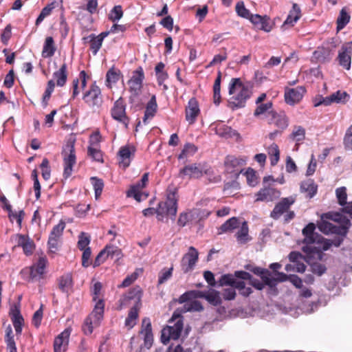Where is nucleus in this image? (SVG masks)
<instances>
[{
    "instance_id": "nucleus-29",
    "label": "nucleus",
    "mask_w": 352,
    "mask_h": 352,
    "mask_svg": "<svg viewBox=\"0 0 352 352\" xmlns=\"http://www.w3.org/2000/svg\"><path fill=\"white\" fill-rule=\"evenodd\" d=\"M301 16V10L297 3H293L292 8L289 11V14L283 24L284 27H292L298 21Z\"/></svg>"
},
{
    "instance_id": "nucleus-20",
    "label": "nucleus",
    "mask_w": 352,
    "mask_h": 352,
    "mask_svg": "<svg viewBox=\"0 0 352 352\" xmlns=\"http://www.w3.org/2000/svg\"><path fill=\"white\" fill-rule=\"evenodd\" d=\"M280 195V191L274 188H263L257 192L256 201H272L278 199Z\"/></svg>"
},
{
    "instance_id": "nucleus-30",
    "label": "nucleus",
    "mask_w": 352,
    "mask_h": 352,
    "mask_svg": "<svg viewBox=\"0 0 352 352\" xmlns=\"http://www.w3.org/2000/svg\"><path fill=\"white\" fill-rule=\"evenodd\" d=\"M157 109V104L156 102V97L155 95H153L146 106V109L142 120L144 124H147L148 119H151L154 117Z\"/></svg>"
},
{
    "instance_id": "nucleus-63",
    "label": "nucleus",
    "mask_w": 352,
    "mask_h": 352,
    "mask_svg": "<svg viewBox=\"0 0 352 352\" xmlns=\"http://www.w3.org/2000/svg\"><path fill=\"white\" fill-rule=\"evenodd\" d=\"M82 265L84 267H88L91 265V261L90 260L91 256V250L90 248H87L86 249L82 250Z\"/></svg>"
},
{
    "instance_id": "nucleus-44",
    "label": "nucleus",
    "mask_w": 352,
    "mask_h": 352,
    "mask_svg": "<svg viewBox=\"0 0 352 352\" xmlns=\"http://www.w3.org/2000/svg\"><path fill=\"white\" fill-rule=\"evenodd\" d=\"M307 258L308 259L306 260V261L309 264L311 272L313 274H314L318 276H321L322 274H324L326 272L327 267L324 264H322L318 262L310 263L309 259H311V258H309L307 257Z\"/></svg>"
},
{
    "instance_id": "nucleus-9",
    "label": "nucleus",
    "mask_w": 352,
    "mask_h": 352,
    "mask_svg": "<svg viewBox=\"0 0 352 352\" xmlns=\"http://www.w3.org/2000/svg\"><path fill=\"white\" fill-rule=\"evenodd\" d=\"M351 226L349 219H346L344 223L337 226L330 222L323 221L318 225L319 230L324 234H335L337 235L346 236Z\"/></svg>"
},
{
    "instance_id": "nucleus-7",
    "label": "nucleus",
    "mask_w": 352,
    "mask_h": 352,
    "mask_svg": "<svg viewBox=\"0 0 352 352\" xmlns=\"http://www.w3.org/2000/svg\"><path fill=\"white\" fill-rule=\"evenodd\" d=\"M75 142L76 139L70 138L63 146L61 155L64 163L63 176L65 179L71 176L73 166L76 162Z\"/></svg>"
},
{
    "instance_id": "nucleus-15",
    "label": "nucleus",
    "mask_w": 352,
    "mask_h": 352,
    "mask_svg": "<svg viewBox=\"0 0 352 352\" xmlns=\"http://www.w3.org/2000/svg\"><path fill=\"white\" fill-rule=\"evenodd\" d=\"M9 314L11 318L13 326L14 327L16 334L17 336L21 335L22 332V327L24 323V320L22 315L21 314L20 305L14 304L13 305H12L10 309Z\"/></svg>"
},
{
    "instance_id": "nucleus-57",
    "label": "nucleus",
    "mask_w": 352,
    "mask_h": 352,
    "mask_svg": "<svg viewBox=\"0 0 352 352\" xmlns=\"http://www.w3.org/2000/svg\"><path fill=\"white\" fill-rule=\"evenodd\" d=\"M336 194L338 204L342 206H344L347 199L346 188L344 186L340 187L336 189Z\"/></svg>"
},
{
    "instance_id": "nucleus-39",
    "label": "nucleus",
    "mask_w": 352,
    "mask_h": 352,
    "mask_svg": "<svg viewBox=\"0 0 352 352\" xmlns=\"http://www.w3.org/2000/svg\"><path fill=\"white\" fill-rule=\"evenodd\" d=\"M248 226L246 221H244L241 226L239 230L236 233V237L238 242L241 244H244L247 243L250 238L248 235Z\"/></svg>"
},
{
    "instance_id": "nucleus-64",
    "label": "nucleus",
    "mask_w": 352,
    "mask_h": 352,
    "mask_svg": "<svg viewBox=\"0 0 352 352\" xmlns=\"http://www.w3.org/2000/svg\"><path fill=\"white\" fill-rule=\"evenodd\" d=\"M173 268L170 267L168 270H163L159 274L158 283L163 284L167 281L172 276Z\"/></svg>"
},
{
    "instance_id": "nucleus-35",
    "label": "nucleus",
    "mask_w": 352,
    "mask_h": 352,
    "mask_svg": "<svg viewBox=\"0 0 352 352\" xmlns=\"http://www.w3.org/2000/svg\"><path fill=\"white\" fill-rule=\"evenodd\" d=\"M82 40L85 43H90V50L92 51L94 55L97 54L102 45V41L94 34H91L88 36L84 37Z\"/></svg>"
},
{
    "instance_id": "nucleus-36",
    "label": "nucleus",
    "mask_w": 352,
    "mask_h": 352,
    "mask_svg": "<svg viewBox=\"0 0 352 352\" xmlns=\"http://www.w3.org/2000/svg\"><path fill=\"white\" fill-rule=\"evenodd\" d=\"M58 6V3L54 0L52 1L50 3L47 4L45 7H44L36 20V25H38L44 20L45 17L50 16L52 10Z\"/></svg>"
},
{
    "instance_id": "nucleus-43",
    "label": "nucleus",
    "mask_w": 352,
    "mask_h": 352,
    "mask_svg": "<svg viewBox=\"0 0 352 352\" xmlns=\"http://www.w3.org/2000/svg\"><path fill=\"white\" fill-rule=\"evenodd\" d=\"M268 154L270 156V164L275 166L280 158V151L276 144H272L268 148Z\"/></svg>"
},
{
    "instance_id": "nucleus-60",
    "label": "nucleus",
    "mask_w": 352,
    "mask_h": 352,
    "mask_svg": "<svg viewBox=\"0 0 352 352\" xmlns=\"http://www.w3.org/2000/svg\"><path fill=\"white\" fill-rule=\"evenodd\" d=\"M234 274H223L221 276L219 280V286H225V285H229L232 287L233 283H234Z\"/></svg>"
},
{
    "instance_id": "nucleus-31",
    "label": "nucleus",
    "mask_w": 352,
    "mask_h": 352,
    "mask_svg": "<svg viewBox=\"0 0 352 352\" xmlns=\"http://www.w3.org/2000/svg\"><path fill=\"white\" fill-rule=\"evenodd\" d=\"M300 191L302 192H307V197L309 199H311L317 193L318 186L315 184L313 179H309L301 183Z\"/></svg>"
},
{
    "instance_id": "nucleus-41",
    "label": "nucleus",
    "mask_w": 352,
    "mask_h": 352,
    "mask_svg": "<svg viewBox=\"0 0 352 352\" xmlns=\"http://www.w3.org/2000/svg\"><path fill=\"white\" fill-rule=\"evenodd\" d=\"M216 133L218 135L226 138H231L235 135H239L237 132L233 130L230 126L224 124L217 126L216 128Z\"/></svg>"
},
{
    "instance_id": "nucleus-5",
    "label": "nucleus",
    "mask_w": 352,
    "mask_h": 352,
    "mask_svg": "<svg viewBox=\"0 0 352 352\" xmlns=\"http://www.w3.org/2000/svg\"><path fill=\"white\" fill-rule=\"evenodd\" d=\"M184 319L180 314L175 312L169 320V324L162 330L161 342L167 344L170 340H178L184 329Z\"/></svg>"
},
{
    "instance_id": "nucleus-34",
    "label": "nucleus",
    "mask_w": 352,
    "mask_h": 352,
    "mask_svg": "<svg viewBox=\"0 0 352 352\" xmlns=\"http://www.w3.org/2000/svg\"><path fill=\"white\" fill-rule=\"evenodd\" d=\"M132 151L135 152L134 147H131ZM131 155V150L129 146H124L120 148L118 155L120 158V164H122L124 168H126L130 164V157Z\"/></svg>"
},
{
    "instance_id": "nucleus-50",
    "label": "nucleus",
    "mask_w": 352,
    "mask_h": 352,
    "mask_svg": "<svg viewBox=\"0 0 352 352\" xmlns=\"http://www.w3.org/2000/svg\"><path fill=\"white\" fill-rule=\"evenodd\" d=\"M91 181L94 189L95 197L98 199L102 194L104 188V182L101 179H98L96 177H91Z\"/></svg>"
},
{
    "instance_id": "nucleus-8",
    "label": "nucleus",
    "mask_w": 352,
    "mask_h": 352,
    "mask_svg": "<svg viewBox=\"0 0 352 352\" xmlns=\"http://www.w3.org/2000/svg\"><path fill=\"white\" fill-rule=\"evenodd\" d=\"M82 99L91 108H98L101 106L102 103L101 90L96 82H94L89 89L83 94Z\"/></svg>"
},
{
    "instance_id": "nucleus-2",
    "label": "nucleus",
    "mask_w": 352,
    "mask_h": 352,
    "mask_svg": "<svg viewBox=\"0 0 352 352\" xmlns=\"http://www.w3.org/2000/svg\"><path fill=\"white\" fill-rule=\"evenodd\" d=\"M102 287L101 283L96 282L91 289L92 300L96 304L92 312L85 321L83 331L87 335H90L94 328L100 325L104 317V301L103 299H98Z\"/></svg>"
},
{
    "instance_id": "nucleus-17",
    "label": "nucleus",
    "mask_w": 352,
    "mask_h": 352,
    "mask_svg": "<svg viewBox=\"0 0 352 352\" xmlns=\"http://www.w3.org/2000/svg\"><path fill=\"white\" fill-rule=\"evenodd\" d=\"M245 268L261 277L262 280L265 283L267 286L273 287L275 285V279L272 278V273L265 268H262L260 267H254L251 265H246Z\"/></svg>"
},
{
    "instance_id": "nucleus-52",
    "label": "nucleus",
    "mask_w": 352,
    "mask_h": 352,
    "mask_svg": "<svg viewBox=\"0 0 352 352\" xmlns=\"http://www.w3.org/2000/svg\"><path fill=\"white\" fill-rule=\"evenodd\" d=\"M120 74L119 70H116L113 67L111 68L106 74L107 86L110 87L111 84L117 82L119 80Z\"/></svg>"
},
{
    "instance_id": "nucleus-23",
    "label": "nucleus",
    "mask_w": 352,
    "mask_h": 352,
    "mask_svg": "<svg viewBox=\"0 0 352 352\" xmlns=\"http://www.w3.org/2000/svg\"><path fill=\"white\" fill-rule=\"evenodd\" d=\"M179 175L182 178L185 176L199 178L203 175V168L200 164L187 165L179 170Z\"/></svg>"
},
{
    "instance_id": "nucleus-21",
    "label": "nucleus",
    "mask_w": 352,
    "mask_h": 352,
    "mask_svg": "<svg viewBox=\"0 0 352 352\" xmlns=\"http://www.w3.org/2000/svg\"><path fill=\"white\" fill-rule=\"evenodd\" d=\"M47 261L45 257H40L37 263L30 267V278L32 280L43 278Z\"/></svg>"
},
{
    "instance_id": "nucleus-3",
    "label": "nucleus",
    "mask_w": 352,
    "mask_h": 352,
    "mask_svg": "<svg viewBox=\"0 0 352 352\" xmlns=\"http://www.w3.org/2000/svg\"><path fill=\"white\" fill-rule=\"evenodd\" d=\"M316 226L314 223H309L302 230L304 239L302 243L305 245L302 246V250L306 254L307 257L316 258L321 261L323 258V253L319 248L314 245L316 242H320L322 236L315 232Z\"/></svg>"
},
{
    "instance_id": "nucleus-47",
    "label": "nucleus",
    "mask_w": 352,
    "mask_h": 352,
    "mask_svg": "<svg viewBox=\"0 0 352 352\" xmlns=\"http://www.w3.org/2000/svg\"><path fill=\"white\" fill-rule=\"evenodd\" d=\"M140 310H136L135 308H131L128 316L125 320V326L129 329L133 328L136 324V320L138 318V312Z\"/></svg>"
},
{
    "instance_id": "nucleus-6",
    "label": "nucleus",
    "mask_w": 352,
    "mask_h": 352,
    "mask_svg": "<svg viewBox=\"0 0 352 352\" xmlns=\"http://www.w3.org/2000/svg\"><path fill=\"white\" fill-rule=\"evenodd\" d=\"M142 296L143 290L139 285H135L130 288L126 293L121 296L118 301L117 309L120 311L124 308L131 306V308L140 310L142 305Z\"/></svg>"
},
{
    "instance_id": "nucleus-53",
    "label": "nucleus",
    "mask_w": 352,
    "mask_h": 352,
    "mask_svg": "<svg viewBox=\"0 0 352 352\" xmlns=\"http://www.w3.org/2000/svg\"><path fill=\"white\" fill-rule=\"evenodd\" d=\"M90 241L91 239L89 235L87 233L82 232L78 236L77 246L80 250H83L87 248H89V245Z\"/></svg>"
},
{
    "instance_id": "nucleus-38",
    "label": "nucleus",
    "mask_w": 352,
    "mask_h": 352,
    "mask_svg": "<svg viewBox=\"0 0 352 352\" xmlns=\"http://www.w3.org/2000/svg\"><path fill=\"white\" fill-rule=\"evenodd\" d=\"M239 222L236 217H232L223 223L219 228V234L232 232L239 227Z\"/></svg>"
},
{
    "instance_id": "nucleus-42",
    "label": "nucleus",
    "mask_w": 352,
    "mask_h": 352,
    "mask_svg": "<svg viewBox=\"0 0 352 352\" xmlns=\"http://www.w3.org/2000/svg\"><path fill=\"white\" fill-rule=\"evenodd\" d=\"M197 151V147L192 143H186L184 144L181 153L178 156L179 160L186 159L192 156Z\"/></svg>"
},
{
    "instance_id": "nucleus-55",
    "label": "nucleus",
    "mask_w": 352,
    "mask_h": 352,
    "mask_svg": "<svg viewBox=\"0 0 352 352\" xmlns=\"http://www.w3.org/2000/svg\"><path fill=\"white\" fill-rule=\"evenodd\" d=\"M333 102L345 103L349 99V95L345 91H338L331 95Z\"/></svg>"
},
{
    "instance_id": "nucleus-33",
    "label": "nucleus",
    "mask_w": 352,
    "mask_h": 352,
    "mask_svg": "<svg viewBox=\"0 0 352 352\" xmlns=\"http://www.w3.org/2000/svg\"><path fill=\"white\" fill-rule=\"evenodd\" d=\"M56 50V47L53 37L47 36L43 45L42 56L43 58H50L54 55Z\"/></svg>"
},
{
    "instance_id": "nucleus-11",
    "label": "nucleus",
    "mask_w": 352,
    "mask_h": 352,
    "mask_svg": "<svg viewBox=\"0 0 352 352\" xmlns=\"http://www.w3.org/2000/svg\"><path fill=\"white\" fill-rule=\"evenodd\" d=\"M126 105L122 98L117 100L113 104L111 109L112 118L118 122L124 124L125 127H128L129 119L126 115L125 112Z\"/></svg>"
},
{
    "instance_id": "nucleus-12",
    "label": "nucleus",
    "mask_w": 352,
    "mask_h": 352,
    "mask_svg": "<svg viewBox=\"0 0 352 352\" xmlns=\"http://www.w3.org/2000/svg\"><path fill=\"white\" fill-rule=\"evenodd\" d=\"M352 42L343 44L340 50L337 59L339 65L346 70H349L351 65Z\"/></svg>"
},
{
    "instance_id": "nucleus-46",
    "label": "nucleus",
    "mask_w": 352,
    "mask_h": 352,
    "mask_svg": "<svg viewBox=\"0 0 352 352\" xmlns=\"http://www.w3.org/2000/svg\"><path fill=\"white\" fill-rule=\"evenodd\" d=\"M123 10L120 5L115 6L110 11L108 19L113 22H118L123 16Z\"/></svg>"
},
{
    "instance_id": "nucleus-40",
    "label": "nucleus",
    "mask_w": 352,
    "mask_h": 352,
    "mask_svg": "<svg viewBox=\"0 0 352 352\" xmlns=\"http://www.w3.org/2000/svg\"><path fill=\"white\" fill-rule=\"evenodd\" d=\"M205 299L213 306L220 305L222 302L219 292L214 289L206 292Z\"/></svg>"
},
{
    "instance_id": "nucleus-56",
    "label": "nucleus",
    "mask_w": 352,
    "mask_h": 352,
    "mask_svg": "<svg viewBox=\"0 0 352 352\" xmlns=\"http://www.w3.org/2000/svg\"><path fill=\"white\" fill-rule=\"evenodd\" d=\"M236 12L239 16L245 19H249L252 15L250 10L245 7L243 1H239L236 3Z\"/></svg>"
},
{
    "instance_id": "nucleus-13",
    "label": "nucleus",
    "mask_w": 352,
    "mask_h": 352,
    "mask_svg": "<svg viewBox=\"0 0 352 352\" xmlns=\"http://www.w3.org/2000/svg\"><path fill=\"white\" fill-rule=\"evenodd\" d=\"M226 170L230 173L239 174L242 172L243 166L246 164V158L228 155L224 162Z\"/></svg>"
},
{
    "instance_id": "nucleus-26",
    "label": "nucleus",
    "mask_w": 352,
    "mask_h": 352,
    "mask_svg": "<svg viewBox=\"0 0 352 352\" xmlns=\"http://www.w3.org/2000/svg\"><path fill=\"white\" fill-rule=\"evenodd\" d=\"M199 108L197 99L192 98L189 100L188 106L186 107V119L190 124L195 122L199 113Z\"/></svg>"
},
{
    "instance_id": "nucleus-59",
    "label": "nucleus",
    "mask_w": 352,
    "mask_h": 352,
    "mask_svg": "<svg viewBox=\"0 0 352 352\" xmlns=\"http://www.w3.org/2000/svg\"><path fill=\"white\" fill-rule=\"evenodd\" d=\"M65 228V221H60L57 225L54 226L52 230L50 232V236L58 239L62 235Z\"/></svg>"
},
{
    "instance_id": "nucleus-28",
    "label": "nucleus",
    "mask_w": 352,
    "mask_h": 352,
    "mask_svg": "<svg viewBox=\"0 0 352 352\" xmlns=\"http://www.w3.org/2000/svg\"><path fill=\"white\" fill-rule=\"evenodd\" d=\"M249 20L259 30L270 32L272 29L270 24V18L267 16H262L259 14H252Z\"/></svg>"
},
{
    "instance_id": "nucleus-25",
    "label": "nucleus",
    "mask_w": 352,
    "mask_h": 352,
    "mask_svg": "<svg viewBox=\"0 0 352 352\" xmlns=\"http://www.w3.org/2000/svg\"><path fill=\"white\" fill-rule=\"evenodd\" d=\"M16 239L17 245L23 248L24 254L27 256L32 254L35 249V244L33 240L28 235L21 234H16Z\"/></svg>"
},
{
    "instance_id": "nucleus-58",
    "label": "nucleus",
    "mask_w": 352,
    "mask_h": 352,
    "mask_svg": "<svg viewBox=\"0 0 352 352\" xmlns=\"http://www.w3.org/2000/svg\"><path fill=\"white\" fill-rule=\"evenodd\" d=\"M144 79V70L142 67H139L133 72V76L129 80L131 82H138L142 85Z\"/></svg>"
},
{
    "instance_id": "nucleus-16",
    "label": "nucleus",
    "mask_w": 352,
    "mask_h": 352,
    "mask_svg": "<svg viewBox=\"0 0 352 352\" xmlns=\"http://www.w3.org/2000/svg\"><path fill=\"white\" fill-rule=\"evenodd\" d=\"M294 202L295 199L292 197L283 198L276 204L270 213V217L274 219H278L283 213L287 212Z\"/></svg>"
},
{
    "instance_id": "nucleus-61",
    "label": "nucleus",
    "mask_w": 352,
    "mask_h": 352,
    "mask_svg": "<svg viewBox=\"0 0 352 352\" xmlns=\"http://www.w3.org/2000/svg\"><path fill=\"white\" fill-rule=\"evenodd\" d=\"M187 311H201L204 309L201 303L198 300H192L184 305Z\"/></svg>"
},
{
    "instance_id": "nucleus-54",
    "label": "nucleus",
    "mask_w": 352,
    "mask_h": 352,
    "mask_svg": "<svg viewBox=\"0 0 352 352\" xmlns=\"http://www.w3.org/2000/svg\"><path fill=\"white\" fill-rule=\"evenodd\" d=\"M87 154L94 161H96L98 162H102V161H103L102 152L97 147L89 146L87 148Z\"/></svg>"
},
{
    "instance_id": "nucleus-22",
    "label": "nucleus",
    "mask_w": 352,
    "mask_h": 352,
    "mask_svg": "<svg viewBox=\"0 0 352 352\" xmlns=\"http://www.w3.org/2000/svg\"><path fill=\"white\" fill-rule=\"evenodd\" d=\"M70 333L71 330L69 329H66L56 337L54 342V352H65L66 351Z\"/></svg>"
},
{
    "instance_id": "nucleus-1",
    "label": "nucleus",
    "mask_w": 352,
    "mask_h": 352,
    "mask_svg": "<svg viewBox=\"0 0 352 352\" xmlns=\"http://www.w3.org/2000/svg\"><path fill=\"white\" fill-rule=\"evenodd\" d=\"M252 88L250 83L243 84L239 78H232L228 87V93L233 96L228 100V107L232 111L243 108L252 95Z\"/></svg>"
},
{
    "instance_id": "nucleus-37",
    "label": "nucleus",
    "mask_w": 352,
    "mask_h": 352,
    "mask_svg": "<svg viewBox=\"0 0 352 352\" xmlns=\"http://www.w3.org/2000/svg\"><path fill=\"white\" fill-rule=\"evenodd\" d=\"M221 72L219 71L213 85V99L216 105H219L221 102Z\"/></svg>"
},
{
    "instance_id": "nucleus-32",
    "label": "nucleus",
    "mask_w": 352,
    "mask_h": 352,
    "mask_svg": "<svg viewBox=\"0 0 352 352\" xmlns=\"http://www.w3.org/2000/svg\"><path fill=\"white\" fill-rule=\"evenodd\" d=\"M54 78L56 80V85L58 87H63L67 80V66L64 63L60 69L53 74Z\"/></svg>"
},
{
    "instance_id": "nucleus-18",
    "label": "nucleus",
    "mask_w": 352,
    "mask_h": 352,
    "mask_svg": "<svg viewBox=\"0 0 352 352\" xmlns=\"http://www.w3.org/2000/svg\"><path fill=\"white\" fill-rule=\"evenodd\" d=\"M148 181V173H145L141 179L131 186L130 189L127 191V197H133L137 201H141V197L142 195L141 190L146 186Z\"/></svg>"
},
{
    "instance_id": "nucleus-62",
    "label": "nucleus",
    "mask_w": 352,
    "mask_h": 352,
    "mask_svg": "<svg viewBox=\"0 0 352 352\" xmlns=\"http://www.w3.org/2000/svg\"><path fill=\"white\" fill-rule=\"evenodd\" d=\"M105 251L107 252V256H111L113 258L116 256L117 258H120L122 256V252L120 248L114 245H106Z\"/></svg>"
},
{
    "instance_id": "nucleus-45",
    "label": "nucleus",
    "mask_w": 352,
    "mask_h": 352,
    "mask_svg": "<svg viewBox=\"0 0 352 352\" xmlns=\"http://www.w3.org/2000/svg\"><path fill=\"white\" fill-rule=\"evenodd\" d=\"M350 21V15L347 13L345 8H342L337 19V30L343 29Z\"/></svg>"
},
{
    "instance_id": "nucleus-19",
    "label": "nucleus",
    "mask_w": 352,
    "mask_h": 352,
    "mask_svg": "<svg viewBox=\"0 0 352 352\" xmlns=\"http://www.w3.org/2000/svg\"><path fill=\"white\" fill-rule=\"evenodd\" d=\"M140 333L144 335V346L149 349L153 343V334L150 318H144L142 321V327Z\"/></svg>"
},
{
    "instance_id": "nucleus-4",
    "label": "nucleus",
    "mask_w": 352,
    "mask_h": 352,
    "mask_svg": "<svg viewBox=\"0 0 352 352\" xmlns=\"http://www.w3.org/2000/svg\"><path fill=\"white\" fill-rule=\"evenodd\" d=\"M177 211V199L175 192H170L167 195L164 201H160L158 204L157 209L148 208L142 211L144 216H152L155 213L157 215V219L162 221L164 216H170L173 220H175Z\"/></svg>"
},
{
    "instance_id": "nucleus-27",
    "label": "nucleus",
    "mask_w": 352,
    "mask_h": 352,
    "mask_svg": "<svg viewBox=\"0 0 352 352\" xmlns=\"http://www.w3.org/2000/svg\"><path fill=\"white\" fill-rule=\"evenodd\" d=\"M270 118L269 122L270 124H274L278 129L285 130L288 126V119L283 113H277L274 111H269L268 112Z\"/></svg>"
},
{
    "instance_id": "nucleus-10",
    "label": "nucleus",
    "mask_w": 352,
    "mask_h": 352,
    "mask_svg": "<svg viewBox=\"0 0 352 352\" xmlns=\"http://www.w3.org/2000/svg\"><path fill=\"white\" fill-rule=\"evenodd\" d=\"M199 253L192 246L190 247L188 252L185 254L181 261V269L184 274L192 271L198 261Z\"/></svg>"
},
{
    "instance_id": "nucleus-24",
    "label": "nucleus",
    "mask_w": 352,
    "mask_h": 352,
    "mask_svg": "<svg viewBox=\"0 0 352 352\" xmlns=\"http://www.w3.org/2000/svg\"><path fill=\"white\" fill-rule=\"evenodd\" d=\"M58 287L64 294L69 296L73 290L74 282L70 273H66L57 279Z\"/></svg>"
},
{
    "instance_id": "nucleus-51",
    "label": "nucleus",
    "mask_w": 352,
    "mask_h": 352,
    "mask_svg": "<svg viewBox=\"0 0 352 352\" xmlns=\"http://www.w3.org/2000/svg\"><path fill=\"white\" fill-rule=\"evenodd\" d=\"M55 82L53 80L47 82V87L43 96L42 104L44 107H47L52 92L54 91Z\"/></svg>"
},
{
    "instance_id": "nucleus-49",
    "label": "nucleus",
    "mask_w": 352,
    "mask_h": 352,
    "mask_svg": "<svg viewBox=\"0 0 352 352\" xmlns=\"http://www.w3.org/2000/svg\"><path fill=\"white\" fill-rule=\"evenodd\" d=\"M289 138L296 142L303 140L305 138V129L301 126H295Z\"/></svg>"
},
{
    "instance_id": "nucleus-14",
    "label": "nucleus",
    "mask_w": 352,
    "mask_h": 352,
    "mask_svg": "<svg viewBox=\"0 0 352 352\" xmlns=\"http://www.w3.org/2000/svg\"><path fill=\"white\" fill-rule=\"evenodd\" d=\"M305 92L306 89L302 86H298L296 88L286 87L285 91V100L287 104L294 105L302 100Z\"/></svg>"
},
{
    "instance_id": "nucleus-48",
    "label": "nucleus",
    "mask_w": 352,
    "mask_h": 352,
    "mask_svg": "<svg viewBox=\"0 0 352 352\" xmlns=\"http://www.w3.org/2000/svg\"><path fill=\"white\" fill-rule=\"evenodd\" d=\"M4 340L6 344V349L16 347L12 329L10 324H9L6 329Z\"/></svg>"
}]
</instances>
